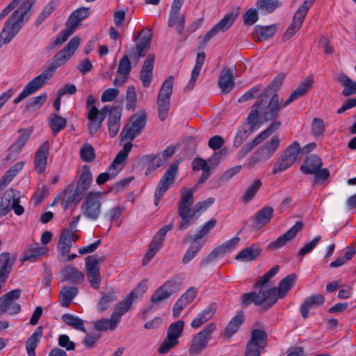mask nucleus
<instances>
[{
	"mask_svg": "<svg viewBox=\"0 0 356 356\" xmlns=\"http://www.w3.org/2000/svg\"><path fill=\"white\" fill-rule=\"evenodd\" d=\"M297 280L295 273H291L280 280L277 288L267 290L260 289L258 292L244 293L242 296V304L248 306L251 302L256 305L265 303L268 307H272L279 299L284 298L294 285Z\"/></svg>",
	"mask_w": 356,
	"mask_h": 356,
	"instance_id": "obj_3",
	"label": "nucleus"
},
{
	"mask_svg": "<svg viewBox=\"0 0 356 356\" xmlns=\"http://www.w3.org/2000/svg\"><path fill=\"white\" fill-rule=\"evenodd\" d=\"M9 261L10 254L8 253H2L0 255V293L10 274Z\"/></svg>",
	"mask_w": 356,
	"mask_h": 356,
	"instance_id": "obj_32",
	"label": "nucleus"
},
{
	"mask_svg": "<svg viewBox=\"0 0 356 356\" xmlns=\"http://www.w3.org/2000/svg\"><path fill=\"white\" fill-rule=\"evenodd\" d=\"M22 0H13L1 13L0 20L3 19L10 12L15 9L12 15L4 24L0 33V49L3 44H8L17 34L31 15L22 5Z\"/></svg>",
	"mask_w": 356,
	"mask_h": 356,
	"instance_id": "obj_2",
	"label": "nucleus"
},
{
	"mask_svg": "<svg viewBox=\"0 0 356 356\" xmlns=\"http://www.w3.org/2000/svg\"><path fill=\"white\" fill-rule=\"evenodd\" d=\"M238 15L239 11L238 9L229 12V13L226 14L223 18L214 26L218 31V32H224L234 24Z\"/></svg>",
	"mask_w": 356,
	"mask_h": 356,
	"instance_id": "obj_44",
	"label": "nucleus"
},
{
	"mask_svg": "<svg viewBox=\"0 0 356 356\" xmlns=\"http://www.w3.org/2000/svg\"><path fill=\"white\" fill-rule=\"evenodd\" d=\"M172 227V225L169 224L163 227L157 232L150 242L148 250L144 256L143 260V265H147L161 249L165 234L168 232L170 231Z\"/></svg>",
	"mask_w": 356,
	"mask_h": 356,
	"instance_id": "obj_15",
	"label": "nucleus"
},
{
	"mask_svg": "<svg viewBox=\"0 0 356 356\" xmlns=\"http://www.w3.org/2000/svg\"><path fill=\"white\" fill-rule=\"evenodd\" d=\"M315 0H305L295 13L293 21L284 33V38L289 39L302 27L303 22L309 10L312 8Z\"/></svg>",
	"mask_w": 356,
	"mask_h": 356,
	"instance_id": "obj_9",
	"label": "nucleus"
},
{
	"mask_svg": "<svg viewBox=\"0 0 356 356\" xmlns=\"http://www.w3.org/2000/svg\"><path fill=\"white\" fill-rule=\"evenodd\" d=\"M22 291L19 289L12 290L0 298V314L5 313L9 315L17 314L21 306L16 301L19 298Z\"/></svg>",
	"mask_w": 356,
	"mask_h": 356,
	"instance_id": "obj_11",
	"label": "nucleus"
},
{
	"mask_svg": "<svg viewBox=\"0 0 356 356\" xmlns=\"http://www.w3.org/2000/svg\"><path fill=\"white\" fill-rule=\"evenodd\" d=\"M203 245V242H199V241L193 238L190 246L183 257L182 262L185 264L189 263L198 254Z\"/></svg>",
	"mask_w": 356,
	"mask_h": 356,
	"instance_id": "obj_49",
	"label": "nucleus"
},
{
	"mask_svg": "<svg viewBox=\"0 0 356 356\" xmlns=\"http://www.w3.org/2000/svg\"><path fill=\"white\" fill-rule=\"evenodd\" d=\"M24 163L19 161L10 168L0 179V189L6 187L24 168Z\"/></svg>",
	"mask_w": 356,
	"mask_h": 356,
	"instance_id": "obj_37",
	"label": "nucleus"
},
{
	"mask_svg": "<svg viewBox=\"0 0 356 356\" xmlns=\"http://www.w3.org/2000/svg\"><path fill=\"white\" fill-rule=\"evenodd\" d=\"M193 189L184 188L181 191L179 212L193 211V209L191 208V206L193 202Z\"/></svg>",
	"mask_w": 356,
	"mask_h": 356,
	"instance_id": "obj_39",
	"label": "nucleus"
},
{
	"mask_svg": "<svg viewBox=\"0 0 356 356\" xmlns=\"http://www.w3.org/2000/svg\"><path fill=\"white\" fill-rule=\"evenodd\" d=\"M79 238V235L74 232H70V229L64 228L60 235L58 243V250L61 255H65L70 252L72 243Z\"/></svg>",
	"mask_w": 356,
	"mask_h": 356,
	"instance_id": "obj_20",
	"label": "nucleus"
},
{
	"mask_svg": "<svg viewBox=\"0 0 356 356\" xmlns=\"http://www.w3.org/2000/svg\"><path fill=\"white\" fill-rule=\"evenodd\" d=\"M78 289L74 286L63 287L60 291V303L64 307H67L76 296Z\"/></svg>",
	"mask_w": 356,
	"mask_h": 356,
	"instance_id": "obj_47",
	"label": "nucleus"
},
{
	"mask_svg": "<svg viewBox=\"0 0 356 356\" xmlns=\"http://www.w3.org/2000/svg\"><path fill=\"white\" fill-rule=\"evenodd\" d=\"M218 87L223 93H229L234 86V75L229 69L224 70L220 74L218 83Z\"/></svg>",
	"mask_w": 356,
	"mask_h": 356,
	"instance_id": "obj_29",
	"label": "nucleus"
},
{
	"mask_svg": "<svg viewBox=\"0 0 356 356\" xmlns=\"http://www.w3.org/2000/svg\"><path fill=\"white\" fill-rule=\"evenodd\" d=\"M284 102H280L277 95L275 94L268 102L267 90L261 94L259 99L252 106L248 120L252 124L264 123L273 120L279 111L284 108Z\"/></svg>",
	"mask_w": 356,
	"mask_h": 356,
	"instance_id": "obj_4",
	"label": "nucleus"
},
{
	"mask_svg": "<svg viewBox=\"0 0 356 356\" xmlns=\"http://www.w3.org/2000/svg\"><path fill=\"white\" fill-rule=\"evenodd\" d=\"M280 144L278 136H273L270 140L259 147L254 154L250 161V165H254L257 162L266 161L273 156Z\"/></svg>",
	"mask_w": 356,
	"mask_h": 356,
	"instance_id": "obj_13",
	"label": "nucleus"
},
{
	"mask_svg": "<svg viewBox=\"0 0 356 356\" xmlns=\"http://www.w3.org/2000/svg\"><path fill=\"white\" fill-rule=\"evenodd\" d=\"M205 54L204 52H199L197 55L196 63L192 70L191 79L186 86V89L191 90L193 88L197 77L200 75L202 67L204 63Z\"/></svg>",
	"mask_w": 356,
	"mask_h": 356,
	"instance_id": "obj_33",
	"label": "nucleus"
},
{
	"mask_svg": "<svg viewBox=\"0 0 356 356\" xmlns=\"http://www.w3.org/2000/svg\"><path fill=\"white\" fill-rule=\"evenodd\" d=\"M117 298L116 291L113 289L104 294L98 302V309L103 312L108 309L110 305Z\"/></svg>",
	"mask_w": 356,
	"mask_h": 356,
	"instance_id": "obj_59",
	"label": "nucleus"
},
{
	"mask_svg": "<svg viewBox=\"0 0 356 356\" xmlns=\"http://www.w3.org/2000/svg\"><path fill=\"white\" fill-rule=\"evenodd\" d=\"M168 24L181 35L185 29V17L180 12L170 11Z\"/></svg>",
	"mask_w": 356,
	"mask_h": 356,
	"instance_id": "obj_36",
	"label": "nucleus"
},
{
	"mask_svg": "<svg viewBox=\"0 0 356 356\" xmlns=\"http://www.w3.org/2000/svg\"><path fill=\"white\" fill-rule=\"evenodd\" d=\"M174 78L172 76H170L162 84V86L159 92L157 99L170 102Z\"/></svg>",
	"mask_w": 356,
	"mask_h": 356,
	"instance_id": "obj_50",
	"label": "nucleus"
},
{
	"mask_svg": "<svg viewBox=\"0 0 356 356\" xmlns=\"http://www.w3.org/2000/svg\"><path fill=\"white\" fill-rule=\"evenodd\" d=\"M216 311V305L215 303L209 304L204 310L200 312L197 316L192 321L191 326L193 328H199L203 324L209 321Z\"/></svg>",
	"mask_w": 356,
	"mask_h": 356,
	"instance_id": "obj_22",
	"label": "nucleus"
},
{
	"mask_svg": "<svg viewBox=\"0 0 356 356\" xmlns=\"http://www.w3.org/2000/svg\"><path fill=\"white\" fill-rule=\"evenodd\" d=\"M10 209H13L15 213L17 216L22 215L24 211V207L19 204V198L18 193L15 191H10Z\"/></svg>",
	"mask_w": 356,
	"mask_h": 356,
	"instance_id": "obj_63",
	"label": "nucleus"
},
{
	"mask_svg": "<svg viewBox=\"0 0 356 356\" xmlns=\"http://www.w3.org/2000/svg\"><path fill=\"white\" fill-rule=\"evenodd\" d=\"M105 193L91 191L88 192L80 206L81 213L88 221H97L102 216Z\"/></svg>",
	"mask_w": 356,
	"mask_h": 356,
	"instance_id": "obj_5",
	"label": "nucleus"
},
{
	"mask_svg": "<svg viewBox=\"0 0 356 356\" xmlns=\"http://www.w3.org/2000/svg\"><path fill=\"white\" fill-rule=\"evenodd\" d=\"M183 280L184 278L180 275L170 278L153 293L151 297L152 302H159L179 291Z\"/></svg>",
	"mask_w": 356,
	"mask_h": 356,
	"instance_id": "obj_8",
	"label": "nucleus"
},
{
	"mask_svg": "<svg viewBox=\"0 0 356 356\" xmlns=\"http://www.w3.org/2000/svg\"><path fill=\"white\" fill-rule=\"evenodd\" d=\"M178 170L177 163L171 164L161 177L154 193V203L159 204L163 195L166 193L170 186L173 184Z\"/></svg>",
	"mask_w": 356,
	"mask_h": 356,
	"instance_id": "obj_12",
	"label": "nucleus"
},
{
	"mask_svg": "<svg viewBox=\"0 0 356 356\" xmlns=\"http://www.w3.org/2000/svg\"><path fill=\"white\" fill-rule=\"evenodd\" d=\"M131 70V63L127 55H124L120 60L118 73L121 77H116L113 81L115 86H122L127 80L129 72Z\"/></svg>",
	"mask_w": 356,
	"mask_h": 356,
	"instance_id": "obj_23",
	"label": "nucleus"
},
{
	"mask_svg": "<svg viewBox=\"0 0 356 356\" xmlns=\"http://www.w3.org/2000/svg\"><path fill=\"white\" fill-rule=\"evenodd\" d=\"M322 161L316 155H311L307 157L301 166V171L307 175L316 173L322 166Z\"/></svg>",
	"mask_w": 356,
	"mask_h": 356,
	"instance_id": "obj_28",
	"label": "nucleus"
},
{
	"mask_svg": "<svg viewBox=\"0 0 356 356\" xmlns=\"http://www.w3.org/2000/svg\"><path fill=\"white\" fill-rule=\"evenodd\" d=\"M49 147V141L45 140L39 146L35 152L34 165L35 170L38 174L44 172L46 170Z\"/></svg>",
	"mask_w": 356,
	"mask_h": 356,
	"instance_id": "obj_19",
	"label": "nucleus"
},
{
	"mask_svg": "<svg viewBox=\"0 0 356 356\" xmlns=\"http://www.w3.org/2000/svg\"><path fill=\"white\" fill-rule=\"evenodd\" d=\"M293 164L292 162L288 161L287 159L281 155L275 163L272 170V174L277 175L287 170Z\"/></svg>",
	"mask_w": 356,
	"mask_h": 356,
	"instance_id": "obj_60",
	"label": "nucleus"
},
{
	"mask_svg": "<svg viewBox=\"0 0 356 356\" xmlns=\"http://www.w3.org/2000/svg\"><path fill=\"white\" fill-rule=\"evenodd\" d=\"M277 30V28L275 24L257 26L254 29V33L259 41H264L273 36Z\"/></svg>",
	"mask_w": 356,
	"mask_h": 356,
	"instance_id": "obj_46",
	"label": "nucleus"
},
{
	"mask_svg": "<svg viewBox=\"0 0 356 356\" xmlns=\"http://www.w3.org/2000/svg\"><path fill=\"white\" fill-rule=\"evenodd\" d=\"M339 81L343 86L342 94L344 96H349L356 94V82L352 81L346 75L342 74L339 77Z\"/></svg>",
	"mask_w": 356,
	"mask_h": 356,
	"instance_id": "obj_54",
	"label": "nucleus"
},
{
	"mask_svg": "<svg viewBox=\"0 0 356 356\" xmlns=\"http://www.w3.org/2000/svg\"><path fill=\"white\" fill-rule=\"evenodd\" d=\"M89 8L81 7L76 9L70 16L67 24L76 29L81 21L87 18L90 15Z\"/></svg>",
	"mask_w": 356,
	"mask_h": 356,
	"instance_id": "obj_35",
	"label": "nucleus"
},
{
	"mask_svg": "<svg viewBox=\"0 0 356 356\" xmlns=\"http://www.w3.org/2000/svg\"><path fill=\"white\" fill-rule=\"evenodd\" d=\"M216 220L212 218L209 221L204 223L200 227V230L195 234L194 239L199 241V242L205 243L206 238L209 235L211 230L216 226Z\"/></svg>",
	"mask_w": 356,
	"mask_h": 356,
	"instance_id": "obj_51",
	"label": "nucleus"
},
{
	"mask_svg": "<svg viewBox=\"0 0 356 356\" xmlns=\"http://www.w3.org/2000/svg\"><path fill=\"white\" fill-rule=\"evenodd\" d=\"M267 334L261 330L252 332L251 339L247 344L245 356H260L261 350L266 346Z\"/></svg>",
	"mask_w": 356,
	"mask_h": 356,
	"instance_id": "obj_14",
	"label": "nucleus"
},
{
	"mask_svg": "<svg viewBox=\"0 0 356 356\" xmlns=\"http://www.w3.org/2000/svg\"><path fill=\"white\" fill-rule=\"evenodd\" d=\"M302 222L300 221H297L296 224L286 233L280 236L276 240L268 243V248L270 250H278L281 248L289 241L294 238L298 233L302 229Z\"/></svg>",
	"mask_w": 356,
	"mask_h": 356,
	"instance_id": "obj_18",
	"label": "nucleus"
},
{
	"mask_svg": "<svg viewBox=\"0 0 356 356\" xmlns=\"http://www.w3.org/2000/svg\"><path fill=\"white\" fill-rule=\"evenodd\" d=\"M179 216L181 218V221L179 224V229L184 230L190 227L195 220V214L193 211H183L179 212Z\"/></svg>",
	"mask_w": 356,
	"mask_h": 356,
	"instance_id": "obj_62",
	"label": "nucleus"
},
{
	"mask_svg": "<svg viewBox=\"0 0 356 356\" xmlns=\"http://www.w3.org/2000/svg\"><path fill=\"white\" fill-rule=\"evenodd\" d=\"M184 325V323L181 320L172 323L168 327L167 337L179 342L178 339L183 332Z\"/></svg>",
	"mask_w": 356,
	"mask_h": 356,
	"instance_id": "obj_56",
	"label": "nucleus"
},
{
	"mask_svg": "<svg viewBox=\"0 0 356 356\" xmlns=\"http://www.w3.org/2000/svg\"><path fill=\"white\" fill-rule=\"evenodd\" d=\"M313 82L314 81L312 77L306 78L300 83L298 87L291 92L289 98L284 102L283 106H287L293 102L304 95L312 87Z\"/></svg>",
	"mask_w": 356,
	"mask_h": 356,
	"instance_id": "obj_24",
	"label": "nucleus"
},
{
	"mask_svg": "<svg viewBox=\"0 0 356 356\" xmlns=\"http://www.w3.org/2000/svg\"><path fill=\"white\" fill-rule=\"evenodd\" d=\"M277 0H258L257 8L264 13H270L278 6Z\"/></svg>",
	"mask_w": 356,
	"mask_h": 356,
	"instance_id": "obj_61",
	"label": "nucleus"
},
{
	"mask_svg": "<svg viewBox=\"0 0 356 356\" xmlns=\"http://www.w3.org/2000/svg\"><path fill=\"white\" fill-rule=\"evenodd\" d=\"M244 321V315L242 312H238L229 322L224 331V335L227 338L231 337L237 332Z\"/></svg>",
	"mask_w": 356,
	"mask_h": 356,
	"instance_id": "obj_40",
	"label": "nucleus"
},
{
	"mask_svg": "<svg viewBox=\"0 0 356 356\" xmlns=\"http://www.w3.org/2000/svg\"><path fill=\"white\" fill-rule=\"evenodd\" d=\"M108 111L109 109L106 106H104L101 110H99L97 108H91L90 111H87L88 129L90 134L99 130Z\"/></svg>",
	"mask_w": 356,
	"mask_h": 356,
	"instance_id": "obj_16",
	"label": "nucleus"
},
{
	"mask_svg": "<svg viewBox=\"0 0 356 356\" xmlns=\"http://www.w3.org/2000/svg\"><path fill=\"white\" fill-rule=\"evenodd\" d=\"M118 323L112 316L111 318H103L93 323L94 327L98 331H106L114 330Z\"/></svg>",
	"mask_w": 356,
	"mask_h": 356,
	"instance_id": "obj_53",
	"label": "nucleus"
},
{
	"mask_svg": "<svg viewBox=\"0 0 356 356\" xmlns=\"http://www.w3.org/2000/svg\"><path fill=\"white\" fill-rule=\"evenodd\" d=\"M132 302L131 296H127L115 306L111 316L117 320L118 323H119L122 316L129 311Z\"/></svg>",
	"mask_w": 356,
	"mask_h": 356,
	"instance_id": "obj_45",
	"label": "nucleus"
},
{
	"mask_svg": "<svg viewBox=\"0 0 356 356\" xmlns=\"http://www.w3.org/2000/svg\"><path fill=\"white\" fill-rule=\"evenodd\" d=\"M75 29H74L73 27L67 24L66 29L60 32L56 36V38L54 42V46L58 47L61 45L67 40V38L73 33Z\"/></svg>",
	"mask_w": 356,
	"mask_h": 356,
	"instance_id": "obj_64",
	"label": "nucleus"
},
{
	"mask_svg": "<svg viewBox=\"0 0 356 356\" xmlns=\"http://www.w3.org/2000/svg\"><path fill=\"white\" fill-rule=\"evenodd\" d=\"M261 186V181L259 179H256L253 183L249 186L245 190L243 195L241 197V200L243 203H248L255 196L256 193L259 191Z\"/></svg>",
	"mask_w": 356,
	"mask_h": 356,
	"instance_id": "obj_58",
	"label": "nucleus"
},
{
	"mask_svg": "<svg viewBox=\"0 0 356 356\" xmlns=\"http://www.w3.org/2000/svg\"><path fill=\"white\" fill-rule=\"evenodd\" d=\"M147 122V115L145 111H139L131 118V122L127 124L120 133L121 140L131 141L143 130Z\"/></svg>",
	"mask_w": 356,
	"mask_h": 356,
	"instance_id": "obj_7",
	"label": "nucleus"
},
{
	"mask_svg": "<svg viewBox=\"0 0 356 356\" xmlns=\"http://www.w3.org/2000/svg\"><path fill=\"white\" fill-rule=\"evenodd\" d=\"M257 124H252L247 118V123L244 124L238 131L234 140V145L239 147L248 136L254 131Z\"/></svg>",
	"mask_w": 356,
	"mask_h": 356,
	"instance_id": "obj_38",
	"label": "nucleus"
},
{
	"mask_svg": "<svg viewBox=\"0 0 356 356\" xmlns=\"http://www.w3.org/2000/svg\"><path fill=\"white\" fill-rule=\"evenodd\" d=\"M43 334V328L38 326L26 341V350L29 356H35V350Z\"/></svg>",
	"mask_w": 356,
	"mask_h": 356,
	"instance_id": "obj_43",
	"label": "nucleus"
},
{
	"mask_svg": "<svg viewBox=\"0 0 356 356\" xmlns=\"http://www.w3.org/2000/svg\"><path fill=\"white\" fill-rule=\"evenodd\" d=\"M80 42L81 39L79 37L72 38L63 49L55 54L45 70L26 84L23 90L14 99L13 102L16 104H19L42 88L53 77L57 68L65 64L71 58L79 47Z\"/></svg>",
	"mask_w": 356,
	"mask_h": 356,
	"instance_id": "obj_1",
	"label": "nucleus"
},
{
	"mask_svg": "<svg viewBox=\"0 0 356 356\" xmlns=\"http://www.w3.org/2000/svg\"><path fill=\"white\" fill-rule=\"evenodd\" d=\"M47 122L54 136L57 135L58 132L64 129L67 124L66 119L56 113H51L48 118Z\"/></svg>",
	"mask_w": 356,
	"mask_h": 356,
	"instance_id": "obj_41",
	"label": "nucleus"
},
{
	"mask_svg": "<svg viewBox=\"0 0 356 356\" xmlns=\"http://www.w3.org/2000/svg\"><path fill=\"white\" fill-rule=\"evenodd\" d=\"M65 278L74 283L81 282L84 277L83 274L78 269L71 266H67L63 270Z\"/></svg>",
	"mask_w": 356,
	"mask_h": 356,
	"instance_id": "obj_55",
	"label": "nucleus"
},
{
	"mask_svg": "<svg viewBox=\"0 0 356 356\" xmlns=\"http://www.w3.org/2000/svg\"><path fill=\"white\" fill-rule=\"evenodd\" d=\"M324 302L325 298L321 294H316L307 297L300 308L302 318L305 319L307 318L309 310L323 305Z\"/></svg>",
	"mask_w": 356,
	"mask_h": 356,
	"instance_id": "obj_21",
	"label": "nucleus"
},
{
	"mask_svg": "<svg viewBox=\"0 0 356 356\" xmlns=\"http://www.w3.org/2000/svg\"><path fill=\"white\" fill-rule=\"evenodd\" d=\"M33 131V128L32 127L28 129H20L18 130V132L20 134L19 137L16 139L15 143L10 147L11 151L15 152L16 154H19L24 145L28 142L31 135Z\"/></svg>",
	"mask_w": 356,
	"mask_h": 356,
	"instance_id": "obj_31",
	"label": "nucleus"
},
{
	"mask_svg": "<svg viewBox=\"0 0 356 356\" xmlns=\"http://www.w3.org/2000/svg\"><path fill=\"white\" fill-rule=\"evenodd\" d=\"M48 251L45 245H40L38 243H34L29 246L26 251L24 260L33 262L39 257L44 255Z\"/></svg>",
	"mask_w": 356,
	"mask_h": 356,
	"instance_id": "obj_42",
	"label": "nucleus"
},
{
	"mask_svg": "<svg viewBox=\"0 0 356 356\" xmlns=\"http://www.w3.org/2000/svg\"><path fill=\"white\" fill-rule=\"evenodd\" d=\"M215 330L216 324L210 323L195 335L190 345V353L193 355H199L207 346L211 335Z\"/></svg>",
	"mask_w": 356,
	"mask_h": 356,
	"instance_id": "obj_10",
	"label": "nucleus"
},
{
	"mask_svg": "<svg viewBox=\"0 0 356 356\" xmlns=\"http://www.w3.org/2000/svg\"><path fill=\"white\" fill-rule=\"evenodd\" d=\"M92 180V174L86 165H83L80 170L79 178L76 181V187L83 193H86L90 188Z\"/></svg>",
	"mask_w": 356,
	"mask_h": 356,
	"instance_id": "obj_25",
	"label": "nucleus"
},
{
	"mask_svg": "<svg viewBox=\"0 0 356 356\" xmlns=\"http://www.w3.org/2000/svg\"><path fill=\"white\" fill-rule=\"evenodd\" d=\"M83 193L81 192L76 187L74 188V184H68L62 193L58 196L60 204L64 209H67L71 204L74 202H79Z\"/></svg>",
	"mask_w": 356,
	"mask_h": 356,
	"instance_id": "obj_17",
	"label": "nucleus"
},
{
	"mask_svg": "<svg viewBox=\"0 0 356 356\" xmlns=\"http://www.w3.org/2000/svg\"><path fill=\"white\" fill-rule=\"evenodd\" d=\"M261 248L251 245L241 250L235 257L236 260L243 262L251 261L255 260L261 254Z\"/></svg>",
	"mask_w": 356,
	"mask_h": 356,
	"instance_id": "obj_30",
	"label": "nucleus"
},
{
	"mask_svg": "<svg viewBox=\"0 0 356 356\" xmlns=\"http://www.w3.org/2000/svg\"><path fill=\"white\" fill-rule=\"evenodd\" d=\"M151 38L152 35L148 31H142L140 33V41L136 46V52L131 55L136 61L145 56V52L149 47Z\"/></svg>",
	"mask_w": 356,
	"mask_h": 356,
	"instance_id": "obj_26",
	"label": "nucleus"
},
{
	"mask_svg": "<svg viewBox=\"0 0 356 356\" xmlns=\"http://www.w3.org/2000/svg\"><path fill=\"white\" fill-rule=\"evenodd\" d=\"M154 61V56L153 55H149L144 61L140 72V79L144 87H148L152 81Z\"/></svg>",
	"mask_w": 356,
	"mask_h": 356,
	"instance_id": "obj_27",
	"label": "nucleus"
},
{
	"mask_svg": "<svg viewBox=\"0 0 356 356\" xmlns=\"http://www.w3.org/2000/svg\"><path fill=\"white\" fill-rule=\"evenodd\" d=\"M86 275L92 287L95 289L99 288L101 277L99 273V268L94 266H86Z\"/></svg>",
	"mask_w": 356,
	"mask_h": 356,
	"instance_id": "obj_52",
	"label": "nucleus"
},
{
	"mask_svg": "<svg viewBox=\"0 0 356 356\" xmlns=\"http://www.w3.org/2000/svg\"><path fill=\"white\" fill-rule=\"evenodd\" d=\"M62 321L68 326L83 332H86L84 321L79 317L71 314H65L61 317Z\"/></svg>",
	"mask_w": 356,
	"mask_h": 356,
	"instance_id": "obj_48",
	"label": "nucleus"
},
{
	"mask_svg": "<svg viewBox=\"0 0 356 356\" xmlns=\"http://www.w3.org/2000/svg\"><path fill=\"white\" fill-rule=\"evenodd\" d=\"M300 144L298 142L294 141L284 150L282 155L287 159L288 161L294 163L300 154Z\"/></svg>",
	"mask_w": 356,
	"mask_h": 356,
	"instance_id": "obj_57",
	"label": "nucleus"
},
{
	"mask_svg": "<svg viewBox=\"0 0 356 356\" xmlns=\"http://www.w3.org/2000/svg\"><path fill=\"white\" fill-rule=\"evenodd\" d=\"M131 148L132 145L129 143H126L124 145L123 149L118 153L111 164L107 168V171L100 173L97 177L96 183L98 185H102L118 175L124 166Z\"/></svg>",
	"mask_w": 356,
	"mask_h": 356,
	"instance_id": "obj_6",
	"label": "nucleus"
},
{
	"mask_svg": "<svg viewBox=\"0 0 356 356\" xmlns=\"http://www.w3.org/2000/svg\"><path fill=\"white\" fill-rule=\"evenodd\" d=\"M273 209L271 207H264L258 211L254 216V225L256 228H261L267 224L273 217Z\"/></svg>",
	"mask_w": 356,
	"mask_h": 356,
	"instance_id": "obj_34",
	"label": "nucleus"
}]
</instances>
